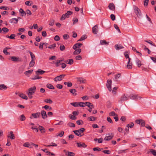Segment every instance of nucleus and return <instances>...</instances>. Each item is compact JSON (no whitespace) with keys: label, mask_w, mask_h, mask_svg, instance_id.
Instances as JSON below:
<instances>
[{"label":"nucleus","mask_w":156,"mask_h":156,"mask_svg":"<svg viewBox=\"0 0 156 156\" xmlns=\"http://www.w3.org/2000/svg\"><path fill=\"white\" fill-rule=\"evenodd\" d=\"M41 114L42 118L43 119H45L47 118V115L46 112L44 110H42L41 111Z\"/></svg>","instance_id":"obj_12"},{"label":"nucleus","mask_w":156,"mask_h":156,"mask_svg":"<svg viewBox=\"0 0 156 156\" xmlns=\"http://www.w3.org/2000/svg\"><path fill=\"white\" fill-rule=\"evenodd\" d=\"M100 43L102 45H108L109 44V42H107L105 40H101L100 41Z\"/></svg>","instance_id":"obj_18"},{"label":"nucleus","mask_w":156,"mask_h":156,"mask_svg":"<svg viewBox=\"0 0 156 156\" xmlns=\"http://www.w3.org/2000/svg\"><path fill=\"white\" fill-rule=\"evenodd\" d=\"M108 8L111 10L114 11L115 9V6L113 3H110L108 6Z\"/></svg>","instance_id":"obj_13"},{"label":"nucleus","mask_w":156,"mask_h":156,"mask_svg":"<svg viewBox=\"0 0 156 156\" xmlns=\"http://www.w3.org/2000/svg\"><path fill=\"white\" fill-rule=\"evenodd\" d=\"M79 106L81 107H84L85 106V103L83 102H78Z\"/></svg>","instance_id":"obj_54"},{"label":"nucleus","mask_w":156,"mask_h":156,"mask_svg":"<svg viewBox=\"0 0 156 156\" xmlns=\"http://www.w3.org/2000/svg\"><path fill=\"white\" fill-rule=\"evenodd\" d=\"M67 125L71 127H75V124L74 123L71 122H69L67 124Z\"/></svg>","instance_id":"obj_37"},{"label":"nucleus","mask_w":156,"mask_h":156,"mask_svg":"<svg viewBox=\"0 0 156 156\" xmlns=\"http://www.w3.org/2000/svg\"><path fill=\"white\" fill-rule=\"evenodd\" d=\"M136 62L137 66L139 67H140L142 65L141 63V61L137 58L136 59Z\"/></svg>","instance_id":"obj_27"},{"label":"nucleus","mask_w":156,"mask_h":156,"mask_svg":"<svg viewBox=\"0 0 156 156\" xmlns=\"http://www.w3.org/2000/svg\"><path fill=\"white\" fill-rule=\"evenodd\" d=\"M87 37L86 36L83 35L82 36L80 39L78 40V41H81L87 38Z\"/></svg>","instance_id":"obj_50"},{"label":"nucleus","mask_w":156,"mask_h":156,"mask_svg":"<svg viewBox=\"0 0 156 156\" xmlns=\"http://www.w3.org/2000/svg\"><path fill=\"white\" fill-rule=\"evenodd\" d=\"M9 30V29L6 27H3L2 29V31H3L5 33L8 32Z\"/></svg>","instance_id":"obj_58"},{"label":"nucleus","mask_w":156,"mask_h":156,"mask_svg":"<svg viewBox=\"0 0 156 156\" xmlns=\"http://www.w3.org/2000/svg\"><path fill=\"white\" fill-rule=\"evenodd\" d=\"M65 49V47L64 45L62 44L61 45L60 47V49L61 51H63Z\"/></svg>","instance_id":"obj_62"},{"label":"nucleus","mask_w":156,"mask_h":156,"mask_svg":"<svg viewBox=\"0 0 156 156\" xmlns=\"http://www.w3.org/2000/svg\"><path fill=\"white\" fill-rule=\"evenodd\" d=\"M11 58L12 61L14 62H21L22 61L21 58L16 56H12L11 57Z\"/></svg>","instance_id":"obj_10"},{"label":"nucleus","mask_w":156,"mask_h":156,"mask_svg":"<svg viewBox=\"0 0 156 156\" xmlns=\"http://www.w3.org/2000/svg\"><path fill=\"white\" fill-rule=\"evenodd\" d=\"M33 71V70L31 69L30 70H29L27 71H26L25 72L24 74L26 75H27L30 74L32 73Z\"/></svg>","instance_id":"obj_38"},{"label":"nucleus","mask_w":156,"mask_h":156,"mask_svg":"<svg viewBox=\"0 0 156 156\" xmlns=\"http://www.w3.org/2000/svg\"><path fill=\"white\" fill-rule=\"evenodd\" d=\"M38 75H37L34 76V78H32V79L33 80H35L37 79H41L42 77L41 76H39Z\"/></svg>","instance_id":"obj_43"},{"label":"nucleus","mask_w":156,"mask_h":156,"mask_svg":"<svg viewBox=\"0 0 156 156\" xmlns=\"http://www.w3.org/2000/svg\"><path fill=\"white\" fill-rule=\"evenodd\" d=\"M89 121H94L97 119V118L94 116H90L88 117Z\"/></svg>","instance_id":"obj_35"},{"label":"nucleus","mask_w":156,"mask_h":156,"mask_svg":"<svg viewBox=\"0 0 156 156\" xmlns=\"http://www.w3.org/2000/svg\"><path fill=\"white\" fill-rule=\"evenodd\" d=\"M15 138V135L13 133V132L10 131V139H14Z\"/></svg>","instance_id":"obj_53"},{"label":"nucleus","mask_w":156,"mask_h":156,"mask_svg":"<svg viewBox=\"0 0 156 156\" xmlns=\"http://www.w3.org/2000/svg\"><path fill=\"white\" fill-rule=\"evenodd\" d=\"M114 27L115 28L118 30V32L119 33H121V31L119 29V28L117 24H114Z\"/></svg>","instance_id":"obj_49"},{"label":"nucleus","mask_w":156,"mask_h":156,"mask_svg":"<svg viewBox=\"0 0 156 156\" xmlns=\"http://www.w3.org/2000/svg\"><path fill=\"white\" fill-rule=\"evenodd\" d=\"M41 115V113L38 112L35 113H33L32 114V115L33 117L34 118H37L39 117Z\"/></svg>","instance_id":"obj_19"},{"label":"nucleus","mask_w":156,"mask_h":156,"mask_svg":"<svg viewBox=\"0 0 156 156\" xmlns=\"http://www.w3.org/2000/svg\"><path fill=\"white\" fill-rule=\"evenodd\" d=\"M57 134H58L56 135L57 136H59L61 137L64 135V132L63 131H62L61 133H58Z\"/></svg>","instance_id":"obj_48"},{"label":"nucleus","mask_w":156,"mask_h":156,"mask_svg":"<svg viewBox=\"0 0 156 156\" xmlns=\"http://www.w3.org/2000/svg\"><path fill=\"white\" fill-rule=\"evenodd\" d=\"M7 88L6 86L4 84H0V90H4Z\"/></svg>","instance_id":"obj_24"},{"label":"nucleus","mask_w":156,"mask_h":156,"mask_svg":"<svg viewBox=\"0 0 156 156\" xmlns=\"http://www.w3.org/2000/svg\"><path fill=\"white\" fill-rule=\"evenodd\" d=\"M63 37L64 39L67 40L69 38V36L68 34H64L63 36Z\"/></svg>","instance_id":"obj_57"},{"label":"nucleus","mask_w":156,"mask_h":156,"mask_svg":"<svg viewBox=\"0 0 156 156\" xmlns=\"http://www.w3.org/2000/svg\"><path fill=\"white\" fill-rule=\"evenodd\" d=\"M45 72L44 71L42 70L41 69H38L37 71L36 72V74L37 75H41L43 74L44 73H45Z\"/></svg>","instance_id":"obj_21"},{"label":"nucleus","mask_w":156,"mask_h":156,"mask_svg":"<svg viewBox=\"0 0 156 156\" xmlns=\"http://www.w3.org/2000/svg\"><path fill=\"white\" fill-rule=\"evenodd\" d=\"M26 14H27V15H31L32 14L31 11L29 9L27 10H26Z\"/></svg>","instance_id":"obj_64"},{"label":"nucleus","mask_w":156,"mask_h":156,"mask_svg":"<svg viewBox=\"0 0 156 156\" xmlns=\"http://www.w3.org/2000/svg\"><path fill=\"white\" fill-rule=\"evenodd\" d=\"M134 123L133 122H130L129 124H127L126 125V127H129L130 128H132L134 126Z\"/></svg>","instance_id":"obj_44"},{"label":"nucleus","mask_w":156,"mask_h":156,"mask_svg":"<svg viewBox=\"0 0 156 156\" xmlns=\"http://www.w3.org/2000/svg\"><path fill=\"white\" fill-rule=\"evenodd\" d=\"M78 81L80 83H85L86 82V80L82 77H80L77 78Z\"/></svg>","instance_id":"obj_15"},{"label":"nucleus","mask_w":156,"mask_h":156,"mask_svg":"<svg viewBox=\"0 0 156 156\" xmlns=\"http://www.w3.org/2000/svg\"><path fill=\"white\" fill-rule=\"evenodd\" d=\"M134 11L138 17H140L141 16V13L140 12V9L136 6L133 7Z\"/></svg>","instance_id":"obj_5"},{"label":"nucleus","mask_w":156,"mask_h":156,"mask_svg":"<svg viewBox=\"0 0 156 156\" xmlns=\"http://www.w3.org/2000/svg\"><path fill=\"white\" fill-rule=\"evenodd\" d=\"M44 101L45 102L49 104H51L53 102L50 99H46L44 100Z\"/></svg>","instance_id":"obj_42"},{"label":"nucleus","mask_w":156,"mask_h":156,"mask_svg":"<svg viewBox=\"0 0 156 156\" xmlns=\"http://www.w3.org/2000/svg\"><path fill=\"white\" fill-rule=\"evenodd\" d=\"M81 50L80 48L76 49L75 50V51H74L73 53V54L74 55H77L79 54L81 51Z\"/></svg>","instance_id":"obj_20"},{"label":"nucleus","mask_w":156,"mask_h":156,"mask_svg":"<svg viewBox=\"0 0 156 156\" xmlns=\"http://www.w3.org/2000/svg\"><path fill=\"white\" fill-rule=\"evenodd\" d=\"M129 99V96L126 94H123L119 98L118 101L119 103L125 101Z\"/></svg>","instance_id":"obj_2"},{"label":"nucleus","mask_w":156,"mask_h":156,"mask_svg":"<svg viewBox=\"0 0 156 156\" xmlns=\"http://www.w3.org/2000/svg\"><path fill=\"white\" fill-rule=\"evenodd\" d=\"M112 81L111 80H108L106 83V86L109 91H111L112 89Z\"/></svg>","instance_id":"obj_4"},{"label":"nucleus","mask_w":156,"mask_h":156,"mask_svg":"<svg viewBox=\"0 0 156 156\" xmlns=\"http://www.w3.org/2000/svg\"><path fill=\"white\" fill-rule=\"evenodd\" d=\"M10 49V48H7V47L5 48L4 49V50H3V52L5 55H8L9 54V53L8 52L7 50L8 49Z\"/></svg>","instance_id":"obj_31"},{"label":"nucleus","mask_w":156,"mask_h":156,"mask_svg":"<svg viewBox=\"0 0 156 156\" xmlns=\"http://www.w3.org/2000/svg\"><path fill=\"white\" fill-rule=\"evenodd\" d=\"M70 104L74 107H77L79 106L78 102H72Z\"/></svg>","instance_id":"obj_47"},{"label":"nucleus","mask_w":156,"mask_h":156,"mask_svg":"<svg viewBox=\"0 0 156 156\" xmlns=\"http://www.w3.org/2000/svg\"><path fill=\"white\" fill-rule=\"evenodd\" d=\"M94 140L95 141L98 140V143H101L102 142L103 139L102 138H101L99 139L95 138L94 139Z\"/></svg>","instance_id":"obj_34"},{"label":"nucleus","mask_w":156,"mask_h":156,"mask_svg":"<svg viewBox=\"0 0 156 156\" xmlns=\"http://www.w3.org/2000/svg\"><path fill=\"white\" fill-rule=\"evenodd\" d=\"M85 130V129L83 128H81L78 130H74L73 132L77 136H82L81 133H83Z\"/></svg>","instance_id":"obj_3"},{"label":"nucleus","mask_w":156,"mask_h":156,"mask_svg":"<svg viewBox=\"0 0 156 156\" xmlns=\"http://www.w3.org/2000/svg\"><path fill=\"white\" fill-rule=\"evenodd\" d=\"M118 87H115L113 88L112 90V93L113 94L116 95V90L118 89Z\"/></svg>","instance_id":"obj_41"},{"label":"nucleus","mask_w":156,"mask_h":156,"mask_svg":"<svg viewBox=\"0 0 156 156\" xmlns=\"http://www.w3.org/2000/svg\"><path fill=\"white\" fill-rule=\"evenodd\" d=\"M110 17L112 20L113 21L115 20V16L113 14H112L111 15Z\"/></svg>","instance_id":"obj_63"},{"label":"nucleus","mask_w":156,"mask_h":156,"mask_svg":"<svg viewBox=\"0 0 156 156\" xmlns=\"http://www.w3.org/2000/svg\"><path fill=\"white\" fill-rule=\"evenodd\" d=\"M20 13L22 16H25L26 15V13L21 8L19 10Z\"/></svg>","instance_id":"obj_22"},{"label":"nucleus","mask_w":156,"mask_h":156,"mask_svg":"<svg viewBox=\"0 0 156 156\" xmlns=\"http://www.w3.org/2000/svg\"><path fill=\"white\" fill-rule=\"evenodd\" d=\"M38 128L41 131V133H45V129L42 126H39Z\"/></svg>","instance_id":"obj_26"},{"label":"nucleus","mask_w":156,"mask_h":156,"mask_svg":"<svg viewBox=\"0 0 156 156\" xmlns=\"http://www.w3.org/2000/svg\"><path fill=\"white\" fill-rule=\"evenodd\" d=\"M73 12L70 11H68L67 12V13H66L65 14L66 16V17L67 18H68L69 17V15H71L73 13Z\"/></svg>","instance_id":"obj_29"},{"label":"nucleus","mask_w":156,"mask_h":156,"mask_svg":"<svg viewBox=\"0 0 156 156\" xmlns=\"http://www.w3.org/2000/svg\"><path fill=\"white\" fill-rule=\"evenodd\" d=\"M36 90V87L35 86L30 87L28 91L27 94L30 99H32L33 98L32 95L35 92Z\"/></svg>","instance_id":"obj_1"},{"label":"nucleus","mask_w":156,"mask_h":156,"mask_svg":"<svg viewBox=\"0 0 156 156\" xmlns=\"http://www.w3.org/2000/svg\"><path fill=\"white\" fill-rule=\"evenodd\" d=\"M151 152L154 156H156V151L155 150L151 149Z\"/></svg>","instance_id":"obj_56"},{"label":"nucleus","mask_w":156,"mask_h":156,"mask_svg":"<svg viewBox=\"0 0 156 156\" xmlns=\"http://www.w3.org/2000/svg\"><path fill=\"white\" fill-rule=\"evenodd\" d=\"M129 97L131 99L134 100H136L138 99H140L141 98V97L140 96L133 94H130Z\"/></svg>","instance_id":"obj_8"},{"label":"nucleus","mask_w":156,"mask_h":156,"mask_svg":"<svg viewBox=\"0 0 156 156\" xmlns=\"http://www.w3.org/2000/svg\"><path fill=\"white\" fill-rule=\"evenodd\" d=\"M109 116H117V115L114 112H111L109 113Z\"/></svg>","instance_id":"obj_59"},{"label":"nucleus","mask_w":156,"mask_h":156,"mask_svg":"<svg viewBox=\"0 0 156 156\" xmlns=\"http://www.w3.org/2000/svg\"><path fill=\"white\" fill-rule=\"evenodd\" d=\"M18 20L17 18H13L10 19V23L16 24L17 23Z\"/></svg>","instance_id":"obj_23"},{"label":"nucleus","mask_w":156,"mask_h":156,"mask_svg":"<svg viewBox=\"0 0 156 156\" xmlns=\"http://www.w3.org/2000/svg\"><path fill=\"white\" fill-rule=\"evenodd\" d=\"M51 144H52L50 145H44V146L47 147H50L51 146L56 147L57 146V144L54 143L52 142L51 143Z\"/></svg>","instance_id":"obj_45"},{"label":"nucleus","mask_w":156,"mask_h":156,"mask_svg":"<svg viewBox=\"0 0 156 156\" xmlns=\"http://www.w3.org/2000/svg\"><path fill=\"white\" fill-rule=\"evenodd\" d=\"M19 96L20 98H22L26 100H27L28 99V98L27 96L25 94H23L22 93H20L19 94Z\"/></svg>","instance_id":"obj_17"},{"label":"nucleus","mask_w":156,"mask_h":156,"mask_svg":"<svg viewBox=\"0 0 156 156\" xmlns=\"http://www.w3.org/2000/svg\"><path fill=\"white\" fill-rule=\"evenodd\" d=\"M56 47V44H54L51 45H50L48 47V48L52 49V48H55Z\"/></svg>","instance_id":"obj_52"},{"label":"nucleus","mask_w":156,"mask_h":156,"mask_svg":"<svg viewBox=\"0 0 156 156\" xmlns=\"http://www.w3.org/2000/svg\"><path fill=\"white\" fill-rule=\"evenodd\" d=\"M65 62L67 64H69L70 65H72L73 63V60L72 59H69L68 60L66 61Z\"/></svg>","instance_id":"obj_28"},{"label":"nucleus","mask_w":156,"mask_h":156,"mask_svg":"<svg viewBox=\"0 0 156 156\" xmlns=\"http://www.w3.org/2000/svg\"><path fill=\"white\" fill-rule=\"evenodd\" d=\"M66 76L65 74L60 75L59 76H58L54 79V80L55 82L57 81H60L62 80L64 77Z\"/></svg>","instance_id":"obj_6"},{"label":"nucleus","mask_w":156,"mask_h":156,"mask_svg":"<svg viewBox=\"0 0 156 156\" xmlns=\"http://www.w3.org/2000/svg\"><path fill=\"white\" fill-rule=\"evenodd\" d=\"M35 64V62L34 60H31L30 62L29 65L30 67H33Z\"/></svg>","instance_id":"obj_46"},{"label":"nucleus","mask_w":156,"mask_h":156,"mask_svg":"<svg viewBox=\"0 0 156 156\" xmlns=\"http://www.w3.org/2000/svg\"><path fill=\"white\" fill-rule=\"evenodd\" d=\"M98 25H95L93 27L92 31L94 34H97L98 33Z\"/></svg>","instance_id":"obj_9"},{"label":"nucleus","mask_w":156,"mask_h":156,"mask_svg":"<svg viewBox=\"0 0 156 156\" xmlns=\"http://www.w3.org/2000/svg\"><path fill=\"white\" fill-rule=\"evenodd\" d=\"M106 135H108V136H106L104 138V140L106 141L110 140L112 139L114 136V134L112 133H109Z\"/></svg>","instance_id":"obj_7"},{"label":"nucleus","mask_w":156,"mask_h":156,"mask_svg":"<svg viewBox=\"0 0 156 156\" xmlns=\"http://www.w3.org/2000/svg\"><path fill=\"white\" fill-rule=\"evenodd\" d=\"M131 58H129L128 64L127 65V68L128 69H131L132 68V63L130 62Z\"/></svg>","instance_id":"obj_25"},{"label":"nucleus","mask_w":156,"mask_h":156,"mask_svg":"<svg viewBox=\"0 0 156 156\" xmlns=\"http://www.w3.org/2000/svg\"><path fill=\"white\" fill-rule=\"evenodd\" d=\"M82 45V44L79 43H78L74 44L73 45V49L75 50L76 49L80 47Z\"/></svg>","instance_id":"obj_14"},{"label":"nucleus","mask_w":156,"mask_h":156,"mask_svg":"<svg viewBox=\"0 0 156 156\" xmlns=\"http://www.w3.org/2000/svg\"><path fill=\"white\" fill-rule=\"evenodd\" d=\"M93 150L94 151H101V149L100 148H99V147H94V148H93Z\"/></svg>","instance_id":"obj_61"},{"label":"nucleus","mask_w":156,"mask_h":156,"mask_svg":"<svg viewBox=\"0 0 156 156\" xmlns=\"http://www.w3.org/2000/svg\"><path fill=\"white\" fill-rule=\"evenodd\" d=\"M144 41L145 42L148 43L149 44H150L152 45H153L155 47L156 46V45L154 44H153L152 42L150 40H144Z\"/></svg>","instance_id":"obj_36"},{"label":"nucleus","mask_w":156,"mask_h":156,"mask_svg":"<svg viewBox=\"0 0 156 156\" xmlns=\"http://www.w3.org/2000/svg\"><path fill=\"white\" fill-rule=\"evenodd\" d=\"M69 91L71 93L75 95H76V91L75 89H70L69 90Z\"/></svg>","instance_id":"obj_33"},{"label":"nucleus","mask_w":156,"mask_h":156,"mask_svg":"<svg viewBox=\"0 0 156 156\" xmlns=\"http://www.w3.org/2000/svg\"><path fill=\"white\" fill-rule=\"evenodd\" d=\"M69 118L72 120H75L76 119V117L74 115H73L72 114H70L69 116Z\"/></svg>","instance_id":"obj_40"},{"label":"nucleus","mask_w":156,"mask_h":156,"mask_svg":"<svg viewBox=\"0 0 156 156\" xmlns=\"http://www.w3.org/2000/svg\"><path fill=\"white\" fill-rule=\"evenodd\" d=\"M75 59L76 60H80L82 59V58L80 55H78L76 56Z\"/></svg>","instance_id":"obj_60"},{"label":"nucleus","mask_w":156,"mask_h":156,"mask_svg":"<svg viewBox=\"0 0 156 156\" xmlns=\"http://www.w3.org/2000/svg\"><path fill=\"white\" fill-rule=\"evenodd\" d=\"M46 86L48 88L51 89H55L54 87L51 84H47Z\"/></svg>","instance_id":"obj_30"},{"label":"nucleus","mask_w":156,"mask_h":156,"mask_svg":"<svg viewBox=\"0 0 156 156\" xmlns=\"http://www.w3.org/2000/svg\"><path fill=\"white\" fill-rule=\"evenodd\" d=\"M20 120L21 121H24L26 119V117L23 114H22L20 116Z\"/></svg>","instance_id":"obj_39"},{"label":"nucleus","mask_w":156,"mask_h":156,"mask_svg":"<svg viewBox=\"0 0 156 156\" xmlns=\"http://www.w3.org/2000/svg\"><path fill=\"white\" fill-rule=\"evenodd\" d=\"M77 147H79L85 148L87 146V145L84 143H77Z\"/></svg>","instance_id":"obj_16"},{"label":"nucleus","mask_w":156,"mask_h":156,"mask_svg":"<svg viewBox=\"0 0 156 156\" xmlns=\"http://www.w3.org/2000/svg\"><path fill=\"white\" fill-rule=\"evenodd\" d=\"M73 24L74 25L76 23L78 22V19L77 18H73Z\"/></svg>","instance_id":"obj_55"},{"label":"nucleus","mask_w":156,"mask_h":156,"mask_svg":"<svg viewBox=\"0 0 156 156\" xmlns=\"http://www.w3.org/2000/svg\"><path fill=\"white\" fill-rule=\"evenodd\" d=\"M115 49L117 50H119L122 49H123L124 48V47L121 45V44H116L115 45Z\"/></svg>","instance_id":"obj_11"},{"label":"nucleus","mask_w":156,"mask_h":156,"mask_svg":"<svg viewBox=\"0 0 156 156\" xmlns=\"http://www.w3.org/2000/svg\"><path fill=\"white\" fill-rule=\"evenodd\" d=\"M29 52L30 54L32 60H34L36 58L35 55L31 51H29Z\"/></svg>","instance_id":"obj_32"},{"label":"nucleus","mask_w":156,"mask_h":156,"mask_svg":"<svg viewBox=\"0 0 156 156\" xmlns=\"http://www.w3.org/2000/svg\"><path fill=\"white\" fill-rule=\"evenodd\" d=\"M41 150L42 151H44V152H45L46 153H47L48 155H49V156L50 155L51 152H50L48 151H47V149H42Z\"/></svg>","instance_id":"obj_51"}]
</instances>
